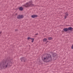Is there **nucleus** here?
<instances>
[{
    "label": "nucleus",
    "mask_w": 73,
    "mask_h": 73,
    "mask_svg": "<svg viewBox=\"0 0 73 73\" xmlns=\"http://www.w3.org/2000/svg\"><path fill=\"white\" fill-rule=\"evenodd\" d=\"M31 40H32V42H33L34 41V40H35L34 38H31Z\"/></svg>",
    "instance_id": "nucleus-12"
},
{
    "label": "nucleus",
    "mask_w": 73,
    "mask_h": 73,
    "mask_svg": "<svg viewBox=\"0 0 73 73\" xmlns=\"http://www.w3.org/2000/svg\"><path fill=\"white\" fill-rule=\"evenodd\" d=\"M44 62H49L52 61V56L50 54H48L46 58H44L43 60Z\"/></svg>",
    "instance_id": "nucleus-2"
},
{
    "label": "nucleus",
    "mask_w": 73,
    "mask_h": 73,
    "mask_svg": "<svg viewBox=\"0 0 73 73\" xmlns=\"http://www.w3.org/2000/svg\"><path fill=\"white\" fill-rule=\"evenodd\" d=\"M63 30L64 32H67L68 31H72L73 30V28L70 27L68 28H65Z\"/></svg>",
    "instance_id": "nucleus-4"
},
{
    "label": "nucleus",
    "mask_w": 73,
    "mask_h": 73,
    "mask_svg": "<svg viewBox=\"0 0 73 73\" xmlns=\"http://www.w3.org/2000/svg\"><path fill=\"white\" fill-rule=\"evenodd\" d=\"M16 15H17V14H16Z\"/></svg>",
    "instance_id": "nucleus-23"
},
{
    "label": "nucleus",
    "mask_w": 73,
    "mask_h": 73,
    "mask_svg": "<svg viewBox=\"0 0 73 73\" xmlns=\"http://www.w3.org/2000/svg\"><path fill=\"white\" fill-rule=\"evenodd\" d=\"M19 11H23V9H24V8H23L22 7H20L19 8Z\"/></svg>",
    "instance_id": "nucleus-9"
},
{
    "label": "nucleus",
    "mask_w": 73,
    "mask_h": 73,
    "mask_svg": "<svg viewBox=\"0 0 73 73\" xmlns=\"http://www.w3.org/2000/svg\"><path fill=\"white\" fill-rule=\"evenodd\" d=\"M23 18H24V16L23 15H19L17 17V19H21Z\"/></svg>",
    "instance_id": "nucleus-5"
},
{
    "label": "nucleus",
    "mask_w": 73,
    "mask_h": 73,
    "mask_svg": "<svg viewBox=\"0 0 73 73\" xmlns=\"http://www.w3.org/2000/svg\"><path fill=\"white\" fill-rule=\"evenodd\" d=\"M49 42V41H47V42Z\"/></svg>",
    "instance_id": "nucleus-21"
},
{
    "label": "nucleus",
    "mask_w": 73,
    "mask_h": 73,
    "mask_svg": "<svg viewBox=\"0 0 73 73\" xmlns=\"http://www.w3.org/2000/svg\"><path fill=\"white\" fill-rule=\"evenodd\" d=\"M53 57H56V58L57 57V55L56 54V53H53L52 54Z\"/></svg>",
    "instance_id": "nucleus-8"
},
{
    "label": "nucleus",
    "mask_w": 73,
    "mask_h": 73,
    "mask_svg": "<svg viewBox=\"0 0 73 73\" xmlns=\"http://www.w3.org/2000/svg\"><path fill=\"white\" fill-rule=\"evenodd\" d=\"M33 2L32 1H30L29 2V3H27L25 5V7H33L34 6L33 4Z\"/></svg>",
    "instance_id": "nucleus-3"
},
{
    "label": "nucleus",
    "mask_w": 73,
    "mask_h": 73,
    "mask_svg": "<svg viewBox=\"0 0 73 73\" xmlns=\"http://www.w3.org/2000/svg\"><path fill=\"white\" fill-rule=\"evenodd\" d=\"M46 41H47V38H44L43 39V41L44 42H46Z\"/></svg>",
    "instance_id": "nucleus-11"
},
{
    "label": "nucleus",
    "mask_w": 73,
    "mask_h": 73,
    "mask_svg": "<svg viewBox=\"0 0 73 73\" xmlns=\"http://www.w3.org/2000/svg\"><path fill=\"white\" fill-rule=\"evenodd\" d=\"M2 32H0V34H1V33Z\"/></svg>",
    "instance_id": "nucleus-20"
},
{
    "label": "nucleus",
    "mask_w": 73,
    "mask_h": 73,
    "mask_svg": "<svg viewBox=\"0 0 73 73\" xmlns=\"http://www.w3.org/2000/svg\"><path fill=\"white\" fill-rule=\"evenodd\" d=\"M52 39H53V38L52 37H50L48 38V40H52Z\"/></svg>",
    "instance_id": "nucleus-10"
},
{
    "label": "nucleus",
    "mask_w": 73,
    "mask_h": 73,
    "mask_svg": "<svg viewBox=\"0 0 73 73\" xmlns=\"http://www.w3.org/2000/svg\"><path fill=\"white\" fill-rule=\"evenodd\" d=\"M46 44H47V42H46Z\"/></svg>",
    "instance_id": "nucleus-22"
},
{
    "label": "nucleus",
    "mask_w": 73,
    "mask_h": 73,
    "mask_svg": "<svg viewBox=\"0 0 73 73\" xmlns=\"http://www.w3.org/2000/svg\"><path fill=\"white\" fill-rule=\"evenodd\" d=\"M19 30L18 29H15V31H18Z\"/></svg>",
    "instance_id": "nucleus-18"
},
{
    "label": "nucleus",
    "mask_w": 73,
    "mask_h": 73,
    "mask_svg": "<svg viewBox=\"0 0 73 73\" xmlns=\"http://www.w3.org/2000/svg\"><path fill=\"white\" fill-rule=\"evenodd\" d=\"M65 14H66V16H68V14L65 13Z\"/></svg>",
    "instance_id": "nucleus-16"
},
{
    "label": "nucleus",
    "mask_w": 73,
    "mask_h": 73,
    "mask_svg": "<svg viewBox=\"0 0 73 73\" xmlns=\"http://www.w3.org/2000/svg\"><path fill=\"white\" fill-rule=\"evenodd\" d=\"M53 60H56V57L53 56Z\"/></svg>",
    "instance_id": "nucleus-13"
},
{
    "label": "nucleus",
    "mask_w": 73,
    "mask_h": 73,
    "mask_svg": "<svg viewBox=\"0 0 73 73\" xmlns=\"http://www.w3.org/2000/svg\"><path fill=\"white\" fill-rule=\"evenodd\" d=\"M20 59L21 60V61H22V62H25V58L24 57H23L22 58H21Z\"/></svg>",
    "instance_id": "nucleus-7"
},
{
    "label": "nucleus",
    "mask_w": 73,
    "mask_h": 73,
    "mask_svg": "<svg viewBox=\"0 0 73 73\" xmlns=\"http://www.w3.org/2000/svg\"><path fill=\"white\" fill-rule=\"evenodd\" d=\"M66 15H65L64 16V19H66V18H67V17H66Z\"/></svg>",
    "instance_id": "nucleus-15"
},
{
    "label": "nucleus",
    "mask_w": 73,
    "mask_h": 73,
    "mask_svg": "<svg viewBox=\"0 0 73 73\" xmlns=\"http://www.w3.org/2000/svg\"><path fill=\"white\" fill-rule=\"evenodd\" d=\"M38 16L37 15H31V17L32 18H36V17H37Z\"/></svg>",
    "instance_id": "nucleus-6"
},
{
    "label": "nucleus",
    "mask_w": 73,
    "mask_h": 73,
    "mask_svg": "<svg viewBox=\"0 0 73 73\" xmlns=\"http://www.w3.org/2000/svg\"><path fill=\"white\" fill-rule=\"evenodd\" d=\"M72 49H73V44L72 45V46L71 47Z\"/></svg>",
    "instance_id": "nucleus-17"
},
{
    "label": "nucleus",
    "mask_w": 73,
    "mask_h": 73,
    "mask_svg": "<svg viewBox=\"0 0 73 73\" xmlns=\"http://www.w3.org/2000/svg\"><path fill=\"white\" fill-rule=\"evenodd\" d=\"M38 34V33H37L36 34H35V35H37Z\"/></svg>",
    "instance_id": "nucleus-19"
},
{
    "label": "nucleus",
    "mask_w": 73,
    "mask_h": 73,
    "mask_svg": "<svg viewBox=\"0 0 73 73\" xmlns=\"http://www.w3.org/2000/svg\"><path fill=\"white\" fill-rule=\"evenodd\" d=\"M12 65V62L9 60L4 61L0 63V70H2L4 68H11Z\"/></svg>",
    "instance_id": "nucleus-1"
},
{
    "label": "nucleus",
    "mask_w": 73,
    "mask_h": 73,
    "mask_svg": "<svg viewBox=\"0 0 73 73\" xmlns=\"http://www.w3.org/2000/svg\"><path fill=\"white\" fill-rule=\"evenodd\" d=\"M31 38H31V37H28L27 38V40H30V39L31 40Z\"/></svg>",
    "instance_id": "nucleus-14"
}]
</instances>
